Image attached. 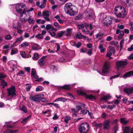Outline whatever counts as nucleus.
<instances>
[{
	"instance_id": "nucleus-1",
	"label": "nucleus",
	"mask_w": 133,
	"mask_h": 133,
	"mask_svg": "<svg viewBox=\"0 0 133 133\" xmlns=\"http://www.w3.org/2000/svg\"><path fill=\"white\" fill-rule=\"evenodd\" d=\"M64 9L66 14L71 16L76 15L78 12L77 8L70 3H66L64 7Z\"/></svg>"
},
{
	"instance_id": "nucleus-2",
	"label": "nucleus",
	"mask_w": 133,
	"mask_h": 133,
	"mask_svg": "<svg viewBox=\"0 0 133 133\" xmlns=\"http://www.w3.org/2000/svg\"><path fill=\"white\" fill-rule=\"evenodd\" d=\"M27 7L25 4L23 3H18L16 6V11L21 14H23L26 11Z\"/></svg>"
},
{
	"instance_id": "nucleus-3",
	"label": "nucleus",
	"mask_w": 133,
	"mask_h": 133,
	"mask_svg": "<svg viewBox=\"0 0 133 133\" xmlns=\"http://www.w3.org/2000/svg\"><path fill=\"white\" fill-rule=\"evenodd\" d=\"M89 125L85 122L81 124L78 127V130L80 133H87L89 129Z\"/></svg>"
},
{
	"instance_id": "nucleus-4",
	"label": "nucleus",
	"mask_w": 133,
	"mask_h": 133,
	"mask_svg": "<svg viewBox=\"0 0 133 133\" xmlns=\"http://www.w3.org/2000/svg\"><path fill=\"white\" fill-rule=\"evenodd\" d=\"M44 95L43 94L36 95L34 96L32 95L30 96L29 98L32 101H34L37 103H39L41 102V99L43 98Z\"/></svg>"
},
{
	"instance_id": "nucleus-5",
	"label": "nucleus",
	"mask_w": 133,
	"mask_h": 133,
	"mask_svg": "<svg viewBox=\"0 0 133 133\" xmlns=\"http://www.w3.org/2000/svg\"><path fill=\"white\" fill-rule=\"evenodd\" d=\"M8 96L12 97L16 95L15 88L14 86L12 85L7 89Z\"/></svg>"
},
{
	"instance_id": "nucleus-6",
	"label": "nucleus",
	"mask_w": 133,
	"mask_h": 133,
	"mask_svg": "<svg viewBox=\"0 0 133 133\" xmlns=\"http://www.w3.org/2000/svg\"><path fill=\"white\" fill-rule=\"evenodd\" d=\"M128 63V62L126 61H119L116 62V66L117 70H119V68L124 67L125 65H127Z\"/></svg>"
},
{
	"instance_id": "nucleus-7",
	"label": "nucleus",
	"mask_w": 133,
	"mask_h": 133,
	"mask_svg": "<svg viewBox=\"0 0 133 133\" xmlns=\"http://www.w3.org/2000/svg\"><path fill=\"white\" fill-rule=\"evenodd\" d=\"M85 15L86 18L87 19H92L94 18V11L91 10H90L88 11L85 12Z\"/></svg>"
},
{
	"instance_id": "nucleus-8",
	"label": "nucleus",
	"mask_w": 133,
	"mask_h": 133,
	"mask_svg": "<svg viewBox=\"0 0 133 133\" xmlns=\"http://www.w3.org/2000/svg\"><path fill=\"white\" fill-rule=\"evenodd\" d=\"M110 68V64L108 62H105L102 68V71L104 73L107 72Z\"/></svg>"
},
{
	"instance_id": "nucleus-9",
	"label": "nucleus",
	"mask_w": 133,
	"mask_h": 133,
	"mask_svg": "<svg viewBox=\"0 0 133 133\" xmlns=\"http://www.w3.org/2000/svg\"><path fill=\"white\" fill-rule=\"evenodd\" d=\"M110 120L108 119L104 121L103 123V128L104 130H108L110 127Z\"/></svg>"
},
{
	"instance_id": "nucleus-10",
	"label": "nucleus",
	"mask_w": 133,
	"mask_h": 133,
	"mask_svg": "<svg viewBox=\"0 0 133 133\" xmlns=\"http://www.w3.org/2000/svg\"><path fill=\"white\" fill-rule=\"evenodd\" d=\"M124 9V8L121 6H117L115 8L114 13L116 16L120 12H121L122 11H123Z\"/></svg>"
},
{
	"instance_id": "nucleus-11",
	"label": "nucleus",
	"mask_w": 133,
	"mask_h": 133,
	"mask_svg": "<svg viewBox=\"0 0 133 133\" xmlns=\"http://www.w3.org/2000/svg\"><path fill=\"white\" fill-rule=\"evenodd\" d=\"M132 76H133V71H131L127 72L124 74L123 76L121 75L120 77L126 78L127 77H129Z\"/></svg>"
},
{
	"instance_id": "nucleus-12",
	"label": "nucleus",
	"mask_w": 133,
	"mask_h": 133,
	"mask_svg": "<svg viewBox=\"0 0 133 133\" xmlns=\"http://www.w3.org/2000/svg\"><path fill=\"white\" fill-rule=\"evenodd\" d=\"M126 12L124 9L123 11H122L121 12H120L116 16L118 18H123L126 17Z\"/></svg>"
},
{
	"instance_id": "nucleus-13",
	"label": "nucleus",
	"mask_w": 133,
	"mask_h": 133,
	"mask_svg": "<svg viewBox=\"0 0 133 133\" xmlns=\"http://www.w3.org/2000/svg\"><path fill=\"white\" fill-rule=\"evenodd\" d=\"M57 88L59 91H60L61 89L65 90H69L71 89V87L70 85H65L63 86H58Z\"/></svg>"
},
{
	"instance_id": "nucleus-14",
	"label": "nucleus",
	"mask_w": 133,
	"mask_h": 133,
	"mask_svg": "<svg viewBox=\"0 0 133 133\" xmlns=\"http://www.w3.org/2000/svg\"><path fill=\"white\" fill-rule=\"evenodd\" d=\"M66 32L65 31H61L59 32L56 35V37H55L56 38H60L62 37L63 35L68 36V34H65Z\"/></svg>"
},
{
	"instance_id": "nucleus-15",
	"label": "nucleus",
	"mask_w": 133,
	"mask_h": 133,
	"mask_svg": "<svg viewBox=\"0 0 133 133\" xmlns=\"http://www.w3.org/2000/svg\"><path fill=\"white\" fill-rule=\"evenodd\" d=\"M1 83L0 85L2 86V89H4L5 87L7 86V83L5 82V81L4 79L1 80Z\"/></svg>"
},
{
	"instance_id": "nucleus-16",
	"label": "nucleus",
	"mask_w": 133,
	"mask_h": 133,
	"mask_svg": "<svg viewBox=\"0 0 133 133\" xmlns=\"http://www.w3.org/2000/svg\"><path fill=\"white\" fill-rule=\"evenodd\" d=\"M19 131L18 129L13 130L10 129H7L4 131V133H17Z\"/></svg>"
},
{
	"instance_id": "nucleus-17",
	"label": "nucleus",
	"mask_w": 133,
	"mask_h": 133,
	"mask_svg": "<svg viewBox=\"0 0 133 133\" xmlns=\"http://www.w3.org/2000/svg\"><path fill=\"white\" fill-rule=\"evenodd\" d=\"M59 101L64 102L67 101V99L66 98H65L63 97H60L59 98H57V99L54 100V101L53 102H54Z\"/></svg>"
},
{
	"instance_id": "nucleus-18",
	"label": "nucleus",
	"mask_w": 133,
	"mask_h": 133,
	"mask_svg": "<svg viewBox=\"0 0 133 133\" xmlns=\"http://www.w3.org/2000/svg\"><path fill=\"white\" fill-rule=\"evenodd\" d=\"M86 98L89 99L91 100H95L96 99V98L95 96L93 95L92 94H91L90 95H86Z\"/></svg>"
},
{
	"instance_id": "nucleus-19",
	"label": "nucleus",
	"mask_w": 133,
	"mask_h": 133,
	"mask_svg": "<svg viewBox=\"0 0 133 133\" xmlns=\"http://www.w3.org/2000/svg\"><path fill=\"white\" fill-rule=\"evenodd\" d=\"M77 93L78 95L85 96V97L87 95L86 93L81 90H77Z\"/></svg>"
},
{
	"instance_id": "nucleus-20",
	"label": "nucleus",
	"mask_w": 133,
	"mask_h": 133,
	"mask_svg": "<svg viewBox=\"0 0 133 133\" xmlns=\"http://www.w3.org/2000/svg\"><path fill=\"white\" fill-rule=\"evenodd\" d=\"M41 48L40 46L38 44H35L32 46V49L35 50H37Z\"/></svg>"
},
{
	"instance_id": "nucleus-21",
	"label": "nucleus",
	"mask_w": 133,
	"mask_h": 133,
	"mask_svg": "<svg viewBox=\"0 0 133 133\" xmlns=\"http://www.w3.org/2000/svg\"><path fill=\"white\" fill-rule=\"evenodd\" d=\"M131 129L129 127H124V129L123 130V133H129Z\"/></svg>"
},
{
	"instance_id": "nucleus-22",
	"label": "nucleus",
	"mask_w": 133,
	"mask_h": 133,
	"mask_svg": "<svg viewBox=\"0 0 133 133\" xmlns=\"http://www.w3.org/2000/svg\"><path fill=\"white\" fill-rule=\"evenodd\" d=\"M124 91L127 94H130L132 92V89L129 88H124Z\"/></svg>"
},
{
	"instance_id": "nucleus-23",
	"label": "nucleus",
	"mask_w": 133,
	"mask_h": 133,
	"mask_svg": "<svg viewBox=\"0 0 133 133\" xmlns=\"http://www.w3.org/2000/svg\"><path fill=\"white\" fill-rule=\"evenodd\" d=\"M98 48L101 50L100 52L101 53L103 52L106 50L105 48L104 47H103V45L102 44H101L99 45Z\"/></svg>"
},
{
	"instance_id": "nucleus-24",
	"label": "nucleus",
	"mask_w": 133,
	"mask_h": 133,
	"mask_svg": "<svg viewBox=\"0 0 133 133\" xmlns=\"http://www.w3.org/2000/svg\"><path fill=\"white\" fill-rule=\"evenodd\" d=\"M125 118H121L120 119L121 123L124 124H127L128 122L129 121L125 120Z\"/></svg>"
},
{
	"instance_id": "nucleus-25",
	"label": "nucleus",
	"mask_w": 133,
	"mask_h": 133,
	"mask_svg": "<svg viewBox=\"0 0 133 133\" xmlns=\"http://www.w3.org/2000/svg\"><path fill=\"white\" fill-rule=\"evenodd\" d=\"M20 110L25 113H26L27 112L26 107V106L24 105L22 106V107L20 108Z\"/></svg>"
},
{
	"instance_id": "nucleus-26",
	"label": "nucleus",
	"mask_w": 133,
	"mask_h": 133,
	"mask_svg": "<svg viewBox=\"0 0 133 133\" xmlns=\"http://www.w3.org/2000/svg\"><path fill=\"white\" fill-rule=\"evenodd\" d=\"M109 48L110 49L109 50L111 54H114L115 52V49L114 48L111 46H109Z\"/></svg>"
},
{
	"instance_id": "nucleus-27",
	"label": "nucleus",
	"mask_w": 133,
	"mask_h": 133,
	"mask_svg": "<svg viewBox=\"0 0 133 133\" xmlns=\"http://www.w3.org/2000/svg\"><path fill=\"white\" fill-rule=\"evenodd\" d=\"M6 77V75L3 72H1L0 73V80L3 79L4 78Z\"/></svg>"
},
{
	"instance_id": "nucleus-28",
	"label": "nucleus",
	"mask_w": 133,
	"mask_h": 133,
	"mask_svg": "<svg viewBox=\"0 0 133 133\" xmlns=\"http://www.w3.org/2000/svg\"><path fill=\"white\" fill-rule=\"evenodd\" d=\"M44 88L41 86H38L36 88V91H42L43 90Z\"/></svg>"
},
{
	"instance_id": "nucleus-29",
	"label": "nucleus",
	"mask_w": 133,
	"mask_h": 133,
	"mask_svg": "<svg viewBox=\"0 0 133 133\" xmlns=\"http://www.w3.org/2000/svg\"><path fill=\"white\" fill-rule=\"evenodd\" d=\"M39 58V55L38 53H34L33 57H32L34 60H37Z\"/></svg>"
},
{
	"instance_id": "nucleus-30",
	"label": "nucleus",
	"mask_w": 133,
	"mask_h": 133,
	"mask_svg": "<svg viewBox=\"0 0 133 133\" xmlns=\"http://www.w3.org/2000/svg\"><path fill=\"white\" fill-rule=\"evenodd\" d=\"M35 37L39 39H43L44 37L41 34H38L37 35L35 36Z\"/></svg>"
},
{
	"instance_id": "nucleus-31",
	"label": "nucleus",
	"mask_w": 133,
	"mask_h": 133,
	"mask_svg": "<svg viewBox=\"0 0 133 133\" xmlns=\"http://www.w3.org/2000/svg\"><path fill=\"white\" fill-rule=\"evenodd\" d=\"M18 51V50L17 48H15L14 49H12L11 50V55H13L16 54L17 53V52Z\"/></svg>"
},
{
	"instance_id": "nucleus-32",
	"label": "nucleus",
	"mask_w": 133,
	"mask_h": 133,
	"mask_svg": "<svg viewBox=\"0 0 133 133\" xmlns=\"http://www.w3.org/2000/svg\"><path fill=\"white\" fill-rule=\"evenodd\" d=\"M112 19L111 17L109 16H107L104 19V21H112Z\"/></svg>"
},
{
	"instance_id": "nucleus-33",
	"label": "nucleus",
	"mask_w": 133,
	"mask_h": 133,
	"mask_svg": "<svg viewBox=\"0 0 133 133\" xmlns=\"http://www.w3.org/2000/svg\"><path fill=\"white\" fill-rule=\"evenodd\" d=\"M82 18V14H79V15L76 16L75 18L76 20H78L81 19Z\"/></svg>"
},
{
	"instance_id": "nucleus-34",
	"label": "nucleus",
	"mask_w": 133,
	"mask_h": 133,
	"mask_svg": "<svg viewBox=\"0 0 133 133\" xmlns=\"http://www.w3.org/2000/svg\"><path fill=\"white\" fill-rule=\"evenodd\" d=\"M76 37L78 39H81L83 38V35H82L80 33L78 32L76 34Z\"/></svg>"
},
{
	"instance_id": "nucleus-35",
	"label": "nucleus",
	"mask_w": 133,
	"mask_h": 133,
	"mask_svg": "<svg viewBox=\"0 0 133 133\" xmlns=\"http://www.w3.org/2000/svg\"><path fill=\"white\" fill-rule=\"evenodd\" d=\"M31 75L32 77V75H34L37 74L36 70L34 68H32L31 69Z\"/></svg>"
},
{
	"instance_id": "nucleus-36",
	"label": "nucleus",
	"mask_w": 133,
	"mask_h": 133,
	"mask_svg": "<svg viewBox=\"0 0 133 133\" xmlns=\"http://www.w3.org/2000/svg\"><path fill=\"white\" fill-rule=\"evenodd\" d=\"M21 25L20 23H19V22H18L17 23V26L16 27L15 26H13V28L16 29H20L21 27Z\"/></svg>"
},
{
	"instance_id": "nucleus-37",
	"label": "nucleus",
	"mask_w": 133,
	"mask_h": 133,
	"mask_svg": "<svg viewBox=\"0 0 133 133\" xmlns=\"http://www.w3.org/2000/svg\"><path fill=\"white\" fill-rule=\"evenodd\" d=\"M29 45V43L26 42H24L21 45V46L22 47H26Z\"/></svg>"
},
{
	"instance_id": "nucleus-38",
	"label": "nucleus",
	"mask_w": 133,
	"mask_h": 133,
	"mask_svg": "<svg viewBox=\"0 0 133 133\" xmlns=\"http://www.w3.org/2000/svg\"><path fill=\"white\" fill-rule=\"evenodd\" d=\"M43 16H46L47 17L49 16V12L48 11H44L43 12Z\"/></svg>"
},
{
	"instance_id": "nucleus-39",
	"label": "nucleus",
	"mask_w": 133,
	"mask_h": 133,
	"mask_svg": "<svg viewBox=\"0 0 133 133\" xmlns=\"http://www.w3.org/2000/svg\"><path fill=\"white\" fill-rule=\"evenodd\" d=\"M38 62L39 63V64L40 66H44V63L43 62V60H42V59H39L38 61Z\"/></svg>"
},
{
	"instance_id": "nucleus-40",
	"label": "nucleus",
	"mask_w": 133,
	"mask_h": 133,
	"mask_svg": "<svg viewBox=\"0 0 133 133\" xmlns=\"http://www.w3.org/2000/svg\"><path fill=\"white\" fill-rule=\"evenodd\" d=\"M26 87H25L26 90L27 91H28L30 90L31 86L30 84H27L25 85Z\"/></svg>"
},
{
	"instance_id": "nucleus-41",
	"label": "nucleus",
	"mask_w": 133,
	"mask_h": 133,
	"mask_svg": "<svg viewBox=\"0 0 133 133\" xmlns=\"http://www.w3.org/2000/svg\"><path fill=\"white\" fill-rule=\"evenodd\" d=\"M24 38H23L22 36H21L20 37L17 38L16 39V42H17V43L18 42L20 41H22L23 40Z\"/></svg>"
},
{
	"instance_id": "nucleus-42",
	"label": "nucleus",
	"mask_w": 133,
	"mask_h": 133,
	"mask_svg": "<svg viewBox=\"0 0 133 133\" xmlns=\"http://www.w3.org/2000/svg\"><path fill=\"white\" fill-rule=\"evenodd\" d=\"M20 54L22 57L23 58H26V55L25 54V51H22L20 52Z\"/></svg>"
},
{
	"instance_id": "nucleus-43",
	"label": "nucleus",
	"mask_w": 133,
	"mask_h": 133,
	"mask_svg": "<svg viewBox=\"0 0 133 133\" xmlns=\"http://www.w3.org/2000/svg\"><path fill=\"white\" fill-rule=\"evenodd\" d=\"M78 27L79 29H82V31L84 30V24L79 25H78Z\"/></svg>"
},
{
	"instance_id": "nucleus-44",
	"label": "nucleus",
	"mask_w": 133,
	"mask_h": 133,
	"mask_svg": "<svg viewBox=\"0 0 133 133\" xmlns=\"http://www.w3.org/2000/svg\"><path fill=\"white\" fill-rule=\"evenodd\" d=\"M121 75L120 73H118L116 75H115L113 76H111L110 78V79H111L113 78H117L119 76Z\"/></svg>"
},
{
	"instance_id": "nucleus-45",
	"label": "nucleus",
	"mask_w": 133,
	"mask_h": 133,
	"mask_svg": "<svg viewBox=\"0 0 133 133\" xmlns=\"http://www.w3.org/2000/svg\"><path fill=\"white\" fill-rule=\"evenodd\" d=\"M4 38L6 40H9L11 39V36L9 34L7 35Z\"/></svg>"
},
{
	"instance_id": "nucleus-46",
	"label": "nucleus",
	"mask_w": 133,
	"mask_h": 133,
	"mask_svg": "<svg viewBox=\"0 0 133 133\" xmlns=\"http://www.w3.org/2000/svg\"><path fill=\"white\" fill-rule=\"evenodd\" d=\"M49 33L51 36L54 37L56 36V34L54 32H52V30H50Z\"/></svg>"
},
{
	"instance_id": "nucleus-47",
	"label": "nucleus",
	"mask_w": 133,
	"mask_h": 133,
	"mask_svg": "<svg viewBox=\"0 0 133 133\" xmlns=\"http://www.w3.org/2000/svg\"><path fill=\"white\" fill-rule=\"evenodd\" d=\"M118 127L117 125H116L114 126V133H116L117 131L118 130Z\"/></svg>"
},
{
	"instance_id": "nucleus-48",
	"label": "nucleus",
	"mask_w": 133,
	"mask_h": 133,
	"mask_svg": "<svg viewBox=\"0 0 133 133\" xmlns=\"http://www.w3.org/2000/svg\"><path fill=\"white\" fill-rule=\"evenodd\" d=\"M52 27V25L51 24H48L46 25V28L45 29H46L47 30H49L51 29Z\"/></svg>"
},
{
	"instance_id": "nucleus-49",
	"label": "nucleus",
	"mask_w": 133,
	"mask_h": 133,
	"mask_svg": "<svg viewBox=\"0 0 133 133\" xmlns=\"http://www.w3.org/2000/svg\"><path fill=\"white\" fill-rule=\"evenodd\" d=\"M116 107V106L114 105H108V108L110 110H112L113 109Z\"/></svg>"
},
{
	"instance_id": "nucleus-50",
	"label": "nucleus",
	"mask_w": 133,
	"mask_h": 133,
	"mask_svg": "<svg viewBox=\"0 0 133 133\" xmlns=\"http://www.w3.org/2000/svg\"><path fill=\"white\" fill-rule=\"evenodd\" d=\"M110 23H107V22L106 21H104L103 22V24L104 26H106L107 27L109 26V25H110Z\"/></svg>"
},
{
	"instance_id": "nucleus-51",
	"label": "nucleus",
	"mask_w": 133,
	"mask_h": 133,
	"mask_svg": "<svg viewBox=\"0 0 133 133\" xmlns=\"http://www.w3.org/2000/svg\"><path fill=\"white\" fill-rule=\"evenodd\" d=\"M104 35L103 33H101L100 32H99L96 35V38H98L99 37H101L103 36Z\"/></svg>"
},
{
	"instance_id": "nucleus-52",
	"label": "nucleus",
	"mask_w": 133,
	"mask_h": 133,
	"mask_svg": "<svg viewBox=\"0 0 133 133\" xmlns=\"http://www.w3.org/2000/svg\"><path fill=\"white\" fill-rule=\"evenodd\" d=\"M28 120L27 118H24L23 119L21 122L23 124H25L26 123L27 121Z\"/></svg>"
},
{
	"instance_id": "nucleus-53",
	"label": "nucleus",
	"mask_w": 133,
	"mask_h": 133,
	"mask_svg": "<svg viewBox=\"0 0 133 133\" xmlns=\"http://www.w3.org/2000/svg\"><path fill=\"white\" fill-rule=\"evenodd\" d=\"M124 41V40H122L120 42L119 44L120 45V50H122V49L123 48V42Z\"/></svg>"
},
{
	"instance_id": "nucleus-54",
	"label": "nucleus",
	"mask_w": 133,
	"mask_h": 133,
	"mask_svg": "<svg viewBox=\"0 0 133 133\" xmlns=\"http://www.w3.org/2000/svg\"><path fill=\"white\" fill-rule=\"evenodd\" d=\"M43 78H38L36 80L34 81H35L41 82L43 80Z\"/></svg>"
},
{
	"instance_id": "nucleus-55",
	"label": "nucleus",
	"mask_w": 133,
	"mask_h": 133,
	"mask_svg": "<svg viewBox=\"0 0 133 133\" xmlns=\"http://www.w3.org/2000/svg\"><path fill=\"white\" fill-rule=\"evenodd\" d=\"M68 95L71 98L73 99H76L75 98L73 95L69 93H67Z\"/></svg>"
},
{
	"instance_id": "nucleus-56",
	"label": "nucleus",
	"mask_w": 133,
	"mask_h": 133,
	"mask_svg": "<svg viewBox=\"0 0 133 133\" xmlns=\"http://www.w3.org/2000/svg\"><path fill=\"white\" fill-rule=\"evenodd\" d=\"M28 22L30 24L32 23L34 21L33 19H31L30 17H29L28 19Z\"/></svg>"
},
{
	"instance_id": "nucleus-57",
	"label": "nucleus",
	"mask_w": 133,
	"mask_h": 133,
	"mask_svg": "<svg viewBox=\"0 0 133 133\" xmlns=\"http://www.w3.org/2000/svg\"><path fill=\"white\" fill-rule=\"evenodd\" d=\"M55 44L57 46V51H59L60 48V47L59 44L57 43H56Z\"/></svg>"
},
{
	"instance_id": "nucleus-58",
	"label": "nucleus",
	"mask_w": 133,
	"mask_h": 133,
	"mask_svg": "<svg viewBox=\"0 0 133 133\" xmlns=\"http://www.w3.org/2000/svg\"><path fill=\"white\" fill-rule=\"evenodd\" d=\"M54 25L55 26L59 28L61 27V26L59 25L58 23L57 22H56L54 23Z\"/></svg>"
},
{
	"instance_id": "nucleus-59",
	"label": "nucleus",
	"mask_w": 133,
	"mask_h": 133,
	"mask_svg": "<svg viewBox=\"0 0 133 133\" xmlns=\"http://www.w3.org/2000/svg\"><path fill=\"white\" fill-rule=\"evenodd\" d=\"M58 116L56 114H55L54 115V116L53 117L52 119L54 120H56L58 119Z\"/></svg>"
},
{
	"instance_id": "nucleus-60",
	"label": "nucleus",
	"mask_w": 133,
	"mask_h": 133,
	"mask_svg": "<svg viewBox=\"0 0 133 133\" xmlns=\"http://www.w3.org/2000/svg\"><path fill=\"white\" fill-rule=\"evenodd\" d=\"M46 3L43 2V3L40 6V8H43L45 7Z\"/></svg>"
},
{
	"instance_id": "nucleus-61",
	"label": "nucleus",
	"mask_w": 133,
	"mask_h": 133,
	"mask_svg": "<svg viewBox=\"0 0 133 133\" xmlns=\"http://www.w3.org/2000/svg\"><path fill=\"white\" fill-rule=\"evenodd\" d=\"M78 104H79V105L81 107H83L84 108L85 106V104H83L82 102H78Z\"/></svg>"
},
{
	"instance_id": "nucleus-62",
	"label": "nucleus",
	"mask_w": 133,
	"mask_h": 133,
	"mask_svg": "<svg viewBox=\"0 0 133 133\" xmlns=\"http://www.w3.org/2000/svg\"><path fill=\"white\" fill-rule=\"evenodd\" d=\"M6 126L8 128H13L14 127V126L9 125L8 124H6Z\"/></svg>"
},
{
	"instance_id": "nucleus-63",
	"label": "nucleus",
	"mask_w": 133,
	"mask_h": 133,
	"mask_svg": "<svg viewBox=\"0 0 133 133\" xmlns=\"http://www.w3.org/2000/svg\"><path fill=\"white\" fill-rule=\"evenodd\" d=\"M76 107L78 111L82 109V107L79 105H77Z\"/></svg>"
},
{
	"instance_id": "nucleus-64",
	"label": "nucleus",
	"mask_w": 133,
	"mask_h": 133,
	"mask_svg": "<svg viewBox=\"0 0 133 133\" xmlns=\"http://www.w3.org/2000/svg\"><path fill=\"white\" fill-rule=\"evenodd\" d=\"M133 50V44L131 45L130 47L128 49V50L129 51H131Z\"/></svg>"
}]
</instances>
